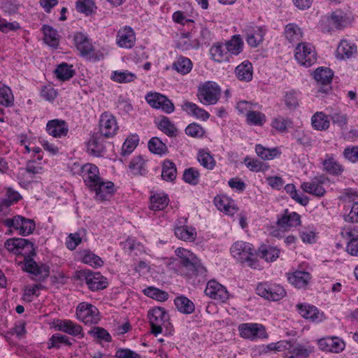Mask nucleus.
I'll return each instance as SVG.
<instances>
[{
	"instance_id": "nucleus-6",
	"label": "nucleus",
	"mask_w": 358,
	"mask_h": 358,
	"mask_svg": "<svg viewBox=\"0 0 358 358\" xmlns=\"http://www.w3.org/2000/svg\"><path fill=\"white\" fill-rule=\"evenodd\" d=\"M294 57L301 66L310 67L317 61L314 46L309 43H299L294 50Z\"/></svg>"
},
{
	"instance_id": "nucleus-51",
	"label": "nucleus",
	"mask_w": 358,
	"mask_h": 358,
	"mask_svg": "<svg viewBox=\"0 0 358 358\" xmlns=\"http://www.w3.org/2000/svg\"><path fill=\"white\" fill-rule=\"evenodd\" d=\"M0 104L5 107L14 105V96L10 87L0 83Z\"/></svg>"
},
{
	"instance_id": "nucleus-34",
	"label": "nucleus",
	"mask_w": 358,
	"mask_h": 358,
	"mask_svg": "<svg viewBox=\"0 0 358 358\" xmlns=\"http://www.w3.org/2000/svg\"><path fill=\"white\" fill-rule=\"evenodd\" d=\"M277 224L281 227H296L301 224V216L295 212L286 210L285 214L278 220Z\"/></svg>"
},
{
	"instance_id": "nucleus-16",
	"label": "nucleus",
	"mask_w": 358,
	"mask_h": 358,
	"mask_svg": "<svg viewBox=\"0 0 358 358\" xmlns=\"http://www.w3.org/2000/svg\"><path fill=\"white\" fill-rule=\"evenodd\" d=\"M135 42L136 34L131 27L125 26L119 29L116 37V43L119 47L130 49L134 46Z\"/></svg>"
},
{
	"instance_id": "nucleus-63",
	"label": "nucleus",
	"mask_w": 358,
	"mask_h": 358,
	"mask_svg": "<svg viewBox=\"0 0 358 358\" xmlns=\"http://www.w3.org/2000/svg\"><path fill=\"white\" fill-rule=\"evenodd\" d=\"M285 190L290 196L297 201L299 203L306 206L308 203V199L307 196L304 195H299L296 187L293 184H287L285 187Z\"/></svg>"
},
{
	"instance_id": "nucleus-56",
	"label": "nucleus",
	"mask_w": 358,
	"mask_h": 358,
	"mask_svg": "<svg viewBox=\"0 0 358 358\" xmlns=\"http://www.w3.org/2000/svg\"><path fill=\"white\" fill-rule=\"evenodd\" d=\"M246 117L248 124L262 127L266 122V115L262 112L252 110Z\"/></svg>"
},
{
	"instance_id": "nucleus-15",
	"label": "nucleus",
	"mask_w": 358,
	"mask_h": 358,
	"mask_svg": "<svg viewBox=\"0 0 358 358\" xmlns=\"http://www.w3.org/2000/svg\"><path fill=\"white\" fill-rule=\"evenodd\" d=\"M205 294L219 302H225L229 299L227 289L215 280H210L207 283Z\"/></svg>"
},
{
	"instance_id": "nucleus-27",
	"label": "nucleus",
	"mask_w": 358,
	"mask_h": 358,
	"mask_svg": "<svg viewBox=\"0 0 358 358\" xmlns=\"http://www.w3.org/2000/svg\"><path fill=\"white\" fill-rule=\"evenodd\" d=\"M211 59L217 63L228 62L231 59L225 43L217 42L210 49Z\"/></svg>"
},
{
	"instance_id": "nucleus-58",
	"label": "nucleus",
	"mask_w": 358,
	"mask_h": 358,
	"mask_svg": "<svg viewBox=\"0 0 358 358\" xmlns=\"http://www.w3.org/2000/svg\"><path fill=\"white\" fill-rule=\"evenodd\" d=\"M158 128L170 137H175L178 135L177 128L168 117H164L159 121Z\"/></svg>"
},
{
	"instance_id": "nucleus-42",
	"label": "nucleus",
	"mask_w": 358,
	"mask_h": 358,
	"mask_svg": "<svg viewBox=\"0 0 358 358\" xmlns=\"http://www.w3.org/2000/svg\"><path fill=\"white\" fill-rule=\"evenodd\" d=\"M169 197L164 194H155L150 196V209L152 210H162L169 204Z\"/></svg>"
},
{
	"instance_id": "nucleus-19",
	"label": "nucleus",
	"mask_w": 358,
	"mask_h": 358,
	"mask_svg": "<svg viewBox=\"0 0 358 358\" xmlns=\"http://www.w3.org/2000/svg\"><path fill=\"white\" fill-rule=\"evenodd\" d=\"M318 345L323 351L339 353L345 349V343L338 337L331 336L320 339Z\"/></svg>"
},
{
	"instance_id": "nucleus-25",
	"label": "nucleus",
	"mask_w": 358,
	"mask_h": 358,
	"mask_svg": "<svg viewBox=\"0 0 358 358\" xmlns=\"http://www.w3.org/2000/svg\"><path fill=\"white\" fill-rule=\"evenodd\" d=\"M299 314L304 318L312 322H319L324 318V314L314 306L307 303L296 305Z\"/></svg>"
},
{
	"instance_id": "nucleus-7",
	"label": "nucleus",
	"mask_w": 358,
	"mask_h": 358,
	"mask_svg": "<svg viewBox=\"0 0 358 358\" xmlns=\"http://www.w3.org/2000/svg\"><path fill=\"white\" fill-rule=\"evenodd\" d=\"M76 313L77 319L86 324H96L101 319L98 308L87 302L80 303Z\"/></svg>"
},
{
	"instance_id": "nucleus-41",
	"label": "nucleus",
	"mask_w": 358,
	"mask_h": 358,
	"mask_svg": "<svg viewBox=\"0 0 358 358\" xmlns=\"http://www.w3.org/2000/svg\"><path fill=\"white\" fill-rule=\"evenodd\" d=\"M172 69L182 75H186L191 71L192 62L186 57L179 56L173 63Z\"/></svg>"
},
{
	"instance_id": "nucleus-11",
	"label": "nucleus",
	"mask_w": 358,
	"mask_h": 358,
	"mask_svg": "<svg viewBox=\"0 0 358 358\" xmlns=\"http://www.w3.org/2000/svg\"><path fill=\"white\" fill-rule=\"evenodd\" d=\"M241 337L254 341L267 338L264 326L259 323H243L238 327Z\"/></svg>"
},
{
	"instance_id": "nucleus-36",
	"label": "nucleus",
	"mask_w": 358,
	"mask_h": 358,
	"mask_svg": "<svg viewBox=\"0 0 358 358\" xmlns=\"http://www.w3.org/2000/svg\"><path fill=\"white\" fill-rule=\"evenodd\" d=\"M286 358H307L313 352V348L301 345H292L287 349Z\"/></svg>"
},
{
	"instance_id": "nucleus-2",
	"label": "nucleus",
	"mask_w": 358,
	"mask_h": 358,
	"mask_svg": "<svg viewBox=\"0 0 358 358\" xmlns=\"http://www.w3.org/2000/svg\"><path fill=\"white\" fill-rule=\"evenodd\" d=\"M176 252L179 257L181 271L185 275L190 278L205 275L206 270L194 254L184 248H178Z\"/></svg>"
},
{
	"instance_id": "nucleus-48",
	"label": "nucleus",
	"mask_w": 358,
	"mask_h": 358,
	"mask_svg": "<svg viewBox=\"0 0 358 358\" xmlns=\"http://www.w3.org/2000/svg\"><path fill=\"white\" fill-rule=\"evenodd\" d=\"M177 176V169L176 164L166 159L162 164V178L166 181H173Z\"/></svg>"
},
{
	"instance_id": "nucleus-55",
	"label": "nucleus",
	"mask_w": 358,
	"mask_h": 358,
	"mask_svg": "<svg viewBox=\"0 0 358 358\" xmlns=\"http://www.w3.org/2000/svg\"><path fill=\"white\" fill-rule=\"evenodd\" d=\"M146 161L141 156L134 157L129 163V169L135 174H143L146 171Z\"/></svg>"
},
{
	"instance_id": "nucleus-8",
	"label": "nucleus",
	"mask_w": 358,
	"mask_h": 358,
	"mask_svg": "<svg viewBox=\"0 0 358 358\" xmlns=\"http://www.w3.org/2000/svg\"><path fill=\"white\" fill-rule=\"evenodd\" d=\"M3 225L8 228H14L22 236H27L33 233L36 224L33 220L25 218L20 215H15L13 218L2 220Z\"/></svg>"
},
{
	"instance_id": "nucleus-23",
	"label": "nucleus",
	"mask_w": 358,
	"mask_h": 358,
	"mask_svg": "<svg viewBox=\"0 0 358 358\" xmlns=\"http://www.w3.org/2000/svg\"><path fill=\"white\" fill-rule=\"evenodd\" d=\"M46 130L50 136L55 138H62L68 134L69 127L64 120L55 119L48 122Z\"/></svg>"
},
{
	"instance_id": "nucleus-12",
	"label": "nucleus",
	"mask_w": 358,
	"mask_h": 358,
	"mask_svg": "<svg viewBox=\"0 0 358 358\" xmlns=\"http://www.w3.org/2000/svg\"><path fill=\"white\" fill-rule=\"evenodd\" d=\"M327 178L324 176L313 177L310 180L301 184V188L304 192L317 197H322L327 192L325 185Z\"/></svg>"
},
{
	"instance_id": "nucleus-22",
	"label": "nucleus",
	"mask_w": 358,
	"mask_h": 358,
	"mask_svg": "<svg viewBox=\"0 0 358 358\" xmlns=\"http://www.w3.org/2000/svg\"><path fill=\"white\" fill-rule=\"evenodd\" d=\"M243 33L246 36L247 43L253 48L257 47L263 41L265 34L264 29L257 26H246Z\"/></svg>"
},
{
	"instance_id": "nucleus-24",
	"label": "nucleus",
	"mask_w": 358,
	"mask_h": 358,
	"mask_svg": "<svg viewBox=\"0 0 358 358\" xmlns=\"http://www.w3.org/2000/svg\"><path fill=\"white\" fill-rule=\"evenodd\" d=\"M55 327L61 331H64L73 336L84 337L82 327L70 320H57L55 322Z\"/></svg>"
},
{
	"instance_id": "nucleus-1",
	"label": "nucleus",
	"mask_w": 358,
	"mask_h": 358,
	"mask_svg": "<svg viewBox=\"0 0 358 358\" xmlns=\"http://www.w3.org/2000/svg\"><path fill=\"white\" fill-rule=\"evenodd\" d=\"M22 245L19 248V255L24 257V270L34 275L39 280L47 278L50 275V267L45 264H38L31 258L35 255L34 243L22 238Z\"/></svg>"
},
{
	"instance_id": "nucleus-47",
	"label": "nucleus",
	"mask_w": 358,
	"mask_h": 358,
	"mask_svg": "<svg viewBox=\"0 0 358 358\" xmlns=\"http://www.w3.org/2000/svg\"><path fill=\"white\" fill-rule=\"evenodd\" d=\"M184 109L192 115H194L198 119H201L202 120H207L210 114L205 110L204 109L199 108L196 104L187 101L184 103Z\"/></svg>"
},
{
	"instance_id": "nucleus-35",
	"label": "nucleus",
	"mask_w": 358,
	"mask_h": 358,
	"mask_svg": "<svg viewBox=\"0 0 358 358\" xmlns=\"http://www.w3.org/2000/svg\"><path fill=\"white\" fill-rule=\"evenodd\" d=\"M311 126L317 131H326L329 128L330 120L323 112H316L311 117Z\"/></svg>"
},
{
	"instance_id": "nucleus-18",
	"label": "nucleus",
	"mask_w": 358,
	"mask_h": 358,
	"mask_svg": "<svg viewBox=\"0 0 358 358\" xmlns=\"http://www.w3.org/2000/svg\"><path fill=\"white\" fill-rule=\"evenodd\" d=\"M81 173L85 185L90 189L92 187H96L98 182L102 180L99 176L98 167L92 164H86L83 166Z\"/></svg>"
},
{
	"instance_id": "nucleus-5",
	"label": "nucleus",
	"mask_w": 358,
	"mask_h": 358,
	"mask_svg": "<svg viewBox=\"0 0 358 358\" xmlns=\"http://www.w3.org/2000/svg\"><path fill=\"white\" fill-rule=\"evenodd\" d=\"M221 95L220 86L213 81H206L198 87L197 96L203 105H214L219 101Z\"/></svg>"
},
{
	"instance_id": "nucleus-64",
	"label": "nucleus",
	"mask_w": 358,
	"mask_h": 358,
	"mask_svg": "<svg viewBox=\"0 0 358 358\" xmlns=\"http://www.w3.org/2000/svg\"><path fill=\"white\" fill-rule=\"evenodd\" d=\"M199 172L194 168H189L184 171L183 180L187 183L196 185L199 181Z\"/></svg>"
},
{
	"instance_id": "nucleus-30",
	"label": "nucleus",
	"mask_w": 358,
	"mask_h": 358,
	"mask_svg": "<svg viewBox=\"0 0 358 358\" xmlns=\"http://www.w3.org/2000/svg\"><path fill=\"white\" fill-rule=\"evenodd\" d=\"M357 52V46L347 40H342L336 50V57L340 59H348Z\"/></svg>"
},
{
	"instance_id": "nucleus-59",
	"label": "nucleus",
	"mask_w": 358,
	"mask_h": 358,
	"mask_svg": "<svg viewBox=\"0 0 358 358\" xmlns=\"http://www.w3.org/2000/svg\"><path fill=\"white\" fill-rule=\"evenodd\" d=\"M103 151L104 145L97 138L92 137L90 139L87 143V152L90 155L99 157Z\"/></svg>"
},
{
	"instance_id": "nucleus-31",
	"label": "nucleus",
	"mask_w": 358,
	"mask_h": 358,
	"mask_svg": "<svg viewBox=\"0 0 358 358\" xmlns=\"http://www.w3.org/2000/svg\"><path fill=\"white\" fill-rule=\"evenodd\" d=\"M214 203L218 210L227 215H234L238 208L233 204V201L226 196H217L214 198Z\"/></svg>"
},
{
	"instance_id": "nucleus-45",
	"label": "nucleus",
	"mask_w": 358,
	"mask_h": 358,
	"mask_svg": "<svg viewBox=\"0 0 358 358\" xmlns=\"http://www.w3.org/2000/svg\"><path fill=\"white\" fill-rule=\"evenodd\" d=\"M42 30L45 43L52 48H57L59 45V35L57 30L49 25H43Z\"/></svg>"
},
{
	"instance_id": "nucleus-39",
	"label": "nucleus",
	"mask_w": 358,
	"mask_h": 358,
	"mask_svg": "<svg viewBox=\"0 0 358 358\" xmlns=\"http://www.w3.org/2000/svg\"><path fill=\"white\" fill-rule=\"evenodd\" d=\"M285 36L289 43H297L303 37L301 28L294 23L288 24L285 28Z\"/></svg>"
},
{
	"instance_id": "nucleus-29",
	"label": "nucleus",
	"mask_w": 358,
	"mask_h": 358,
	"mask_svg": "<svg viewBox=\"0 0 358 358\" xmlns=\"http://www.w3.org/2000/svg\"><path fill=\"white\" fill-rule=\"evenodd\" d=\"M334 76L333 71L327 67L317 68L314 71V78L318 84H320L324 87L325 89H322L320 91L327 92L328 90V86L331 83Z\"/></svg>"
},
{
	"instance_id": "nucleus-57",
	"label": "nucleus",
	"mask_w": 358,
	"mask_h": 358,
	"mask_svg": "<svg viewBox=\"0 0 358 358\" xmlns=\"http://www.w3.org/2000/svg\"><path fill=\"white\" fill-rule=\"evenodd\" d=\"M111 79L118 83H127L135 80L136 76L128 71H115L112 74Z\"/></svg>"
},
{
	"instance_id": "nucleus-28",
	"label": "nucleus",
	"mask_w": 358,
	"mask_h": 358,
	"mask_svg": "<svg viewBox=\"0 0 358 358\" xmlns=\"http://www.w3.org/2000/svg\"><path fill=\"white\" fill-rule=\"evenodd\" d=\"M323 170L330 175L338 176L344 171L343 166L332 155L327 154L322 162Z\"/></svg>"
},
{
	"instance_id": "nucleus-26",
	"label": "nucleus",
	"mask_w": 358,
	"mask_h": 358,
	"mask_svg": "<svg viewBox=\"0 0 358 358\" xmlns=\"http://www.w3.org/2000/svg\"><path fill=\"white\" fill-rule=\"evenodd\" d=\"M311 279L310 273L305 271H295L287 273V280L289 283L295 287L301 289L306 288Z\"/></svg>"
},
{
	"instance_id": "nucleus-46",
	"label": "nucleus",
	"mask_w": 358,
	"mask_h": 358,
	"mask_svg": "<svg viewBox=\"0 0 358 358\" xmlns=\"http://www.w3.org/2000/svg\"><path fill=\"white\" fill-rule=\"evenodd\" d=\"M329 21L338 29H343L350 24L349 17L341 10L333 12Z\"/></svg>"
},
{
	"instance_id": "nucleus-32",
	"label": "nucleus",
	"mask_w": 358,
	"mask_h": 358,
	"mask_svg": "<svg viewBox=\"0 0 358 358\" xmlns=\"http://www.w3.org/2000/svg\"><path fill=\"white\" fill-rule=\"evenodd\" d=\"M213 38V32L206 26L201 25L199 39L194 41L193 44L188 45L184 48L186 50L189 49L190 48L197 49L201 44L208 45Z\"/></svg>"
},
{
	"instance_id": "nucleus-43",
	"label": "nucleus",
	"mask_w": 358,
	"mask_h": 358,
	"mask_svg": "<svg viewBox=\"0 0 358 358\" xmlns=\"http://www.w3.org/2000/svg\"><path fill=\"white\" fill-rule=\"evenodd\" d=\"M174 303L178 310L183 314H191L194 311V303L185 296L176 297Z\"/></svg>"
},
{
	"instance_id": "nucleus-3",
	"label": "nucleus",
	"mask_w": 358,
	"mask_h": 358,
	"mask_svg": "<svg viewBox=\"0 0 358 358\" xmlns=\"http://www.w3.org/2000/svg\"><path fill=\"white\" fill-rule=\"evenodd\" d=\"M230 252L241 264L252 268H257L259 266L257 259V251L249 243L242 241L235 242L230 248Z\"/></svg>"
},
{
	"instance_id": "nucleus-49",
	"label": "nucleus",
	"mask_w": 358,
	"mask_h": 358,
	"mask_svg": "<svg viewBox=\"0 0 358 358\" xmlns=\"http://www.w3.org/2000/svg\"><path fill=\"white\" fill-rule=\"evenodd\" d=\"M55 73L58 79L64 81L71 78L75 71L73 69L72 65L63 62L57 66L55 70Z\"/></svg>"
},
{
	"instance_id": "nucleus-53",
	"label": "nucleus",
	"mask_w": 358,
	"mask_h": 358,
	"mask_svg": "<svg viewBox=\"0 0 358 358\" xmlns=\"http://www.w3.org/2000/svg\"><path fill=\"white\" fill-rule=\"evenodd\" d=\"M148 148L154 154L162 155L168 152L167 146L159 138L153 137L148 142Z\"/></svg>"
},
{
	"instance_id": "nucleus-52",
	"label": "nucleus",
	"mask_w": 358,
	"mask_h": 358,
	"mask_svg": "<svg viewBox=\"0 0 358 358\" xmlns=\"http://www.w3.org/2000/svg\"><path fill=\"white\" fill-rule=\"evenodd\" d=\"M255 152L257 155L264 160H271L278 156H280L281 152L278 148L268 149L263 147L262 145L258 144L255 146Z\"/></svg>"
},
{
	"instance_id": "nucleus-54",
	"label": "nucleus",
	"mask_w": 358,
	"mask_h": 358,
	"mask_svg": "<svg viewBox=\"0 0 358 358\" xmlns=\"http://www.w3.org/2000/svg\"><path fill=\"white\" fill-rule=\"evenodd\" d=\"M244 164L246 167L252 172L265 171L268 169L269 166L256 159L246 157L244 159Z\"/></svg>"
},
{
	"instance_id": "nucleus-50",
	"label": "nucleus",
	"mask_w": 358,
	"mask_h": 358,
	"mask_svg": "<svg viewBox=\"0 0 358 358\" xmlns=\"http://www.w3.org/2000/svg\"><path fill=\"white\" fill-rule=\"evenodd\" d=\"M292 124L293 122L290 118L279 115L271 120V126L275 131L284 133L292 127Z\"/></svg>"
},
{
	"instance_id": "nucleus-44",
	"label": "nucleus",
	"mask_w": 358,
	"mask_h": 358,
	"mask_svg": "<svg viewBox=\"0 0 358 358\" xmlns=\"http://www.w3.org/2000/svg\"><path fill=\"white\" fill-rule=\"evenodd\" d=\"M175 235L178 238L185 241H194L196 238L195 229L187 226L176 227Z\"/></svg>"
},
{
	"instance_id": "nucleus-40",
	"label": "nucleus",
	"mask_w": 358,
	"mask_h": 358,
	"mask_svg": "<svg viewBox=\"0 0 358 358\" xmlns=\"http://www.w3.org/2000/svg\"><path fill=\"white\" fill-rule=\"evenodd\" d=\"M225 45L231 58L243 51V41L240 35H234L230 40L225 42Z\"/></svg>"
},
{
	"instance_id": "nucleus-10",
	"label": "nucleus",
	"mask_w": 358,
	"mask_h": 358,
	"mask_svg": "<svg viewBox=\"0 0 358 358\" xmlns=\"http://www.w3.org/2000/svg\"><path fill=\"white\" fill-rule=\"evenodd\" d=\"M257 294L271 301H279L286 295L285 289L280 285L259 283L256 289Z\"/></svg>"
},
{
	"instance_id": "nucleus-20",
	"label": "nucleus",
	"mask_w": 358,
	"mask_h": 358,
	"mask_svg": "<svg viewBox=\"0 0 358 358\" xmlns=\"http://www.w3.org/2000/svg\"><path fill=\"white\" fill-rule=\"evenodd\" d=\"M85 280L89 289L93 292L103 289L108 285L107 279L99 272H85Z\"/></svg>"
},
{
	"instance_id": "nucleus-33",
	"label": "nucleus",
	"mask_w": 358,
	"mask_h": 358,
	"mask_svg": "<svg viewBox=\"0 0 358 358\" xmlns=\"http://www.w3.org/2000/svg\"><path fill=\"white\" fill-rule=\"evenodd\" d=\"M235 74L239 80L250 82L252 79L253 68L252 64L245 60L235 69Z\"/></svg>"
},
{
	"instance_id": "nucleus-61",
	"label": "nucleus",
	"mask_w": 358,
	"mask_h": 358,
	"mask_svg": "<svg viewBox=\"0 0 358 358\" xmlns=\"http://www.w3.org/2000/svg\"><path fill=\"white\" fill-rule=\"evenodd\" d=\"M197 159L201 165L207 169L212 170L215 166V161L213 156L204 150L199 151Z\"/></svg>"
},
{
	"instance_id": "nucleus-14",
	"label": "nucleus",
	"mask_w": 358,
	"mask_h": 358,
	"mask_svg": "<svg viewBox=\"0 0 358 358\" xmlns=\"http://www.w3.org/2000/svg\"><path fill=\"white\" fill-rule=\"evenodd\" d=\"M118 129L115 117L109 113H104L99 120V131L102 136L110 138L116 134Z\"/></svg>"
},
{
	"instance_id": "nucleus-21",
	"label": "nucleus",
	"mask_w": 358,
	"mask_h": 358,
	"mask_svg": "<svg viewBox=\"0 0 358 358\" xmlns=\"http://www.w3.org/2000/svg\"><path fill=\"white\" fill-rule=\"evenodd\" d=\"M341 235L344 238H348L346 251L348 254L358 257V231L349 227H343Z\"/></svg>"
},
{
	"instance_id": "nucleus-37",
	"label": "nucleus",
	"mask_w": 358,
	"mask_h": 358,
	"mask_svg": "<svg viewBox=\"0 0 358 358\" xmlns=\"http://www.w3.org/2000/svg\"><path fill=\"white\" fill-rule=\"evenodd\" d=\"M256 254L266 262H273L278 258L280 250L275 247L262 245L258 248Z\"/></svg>"
},
{
	"instance_id": "nucleus-60",
	"label": "nucleus",
	"mask_w": 358,
	"mask_h": 358,
	"mask_svg": "<svg viewBox=\"0 0 358 358\" xmlns=\"http://www.w3.org/2000/svg\"><path fill=\"white\" fill-rule=\"evenodd\" d=\"M143 293L146 296L161 302L166 301L169 298V294L166 292L153 287L145 289Z\"/></svg>"
},
{
	"instance_id": "nucleus-4",
	"label": "nucleus",
	"mask_w": 358,
	"mask_h": 358,
	"mask_svg": "<svg viewBox=\"0 0 358 358\" xmlns=\"http://www.w3.org/2000/svg\"><path fill=\"white\" fill-rule=\"evenodd\" d=\"M149 322L151 326V332L157 336L164 331L170 332L172 325L168 313L164 308L156 307L152 308L148 313Z\"/></svg>"
},
{
	"instance_id": "nucleus-17",
	"label": "nucleus",
	"mask_w": 358,
	"mask_h": 358,
	"mask_svg": "<svg viewBox=\"0 0 358 358\" xmlns=\"http://www.w3.org/2000/svg\"><path fill=\"white\" fill-rule=\"evenodd\" d=\"M90 189L95 192V199L99 201L109 200L115 193L113 182L104 181L103 179L98 182L96 187H92Z\"/></svg>"
},
{
	"instance_id": "nucleus-13",
	"label": "nucleus",
	"mask_w": 358,
	"mask_h": 358,
	"mask_svg": "<svg viewBox=\"0 0 358 358\" xmlns=\"http://www.w3.org/2000/svg\"><path fill=\"white\" fill-rule=\"evenodd\" d=\"M74 45L83 57L89 59H99L94 51V48L88 37L81 32L74 36Z\"/></svg>"
},
{
	"instance_id": "nucleus-62",
	"label": "nucleus",
	"mask_w": 358,
	"mask_h": 358,
	"mask_svg": "<svg viewBox=\"0 0 358 358\" xmlns=\"http://www.w3.org/2000/svg\"><path fill=\"white\" fill-rule=\"evenodd\" d=\"M43 168L36 164L34 160L29 161L27 163L26 167L23 169V175H30L29 178L27 181H33L36 174L41 173Z\"/></svg>"
},
{
	"instance_id": "nucleus-9",
	"label": "nucleus",
	"mask_w": 358,
	"mask_h": 358,
	"mask_svg": "<svg viewBox=\"0 0 358 358\" xmlns=\"http://www.w3.org/2000/svg\"><path fill=\"white\" fill-rule=\"evenodd\" d=\"M145 99L152 108L161 110L165 113H171L175 110L172 101L160 93L149 92L145 95Z\"/></svg>"
},
{
	"instance_id": "nucleus-38",
	"label": "nucleus",
	"mask_w": 358,
	"mask_h": 358,
	"mask_svg": "<svg viewBox=\"0 0 358 358\" xmlns=\"http://www.w3.org/2000/svg\"><path fill=\"white\" fill-rule=\"evenodd\" d=\"M80 260L94 268H99L103 266V260L89 250H84L79 253Z\"/></svg>"
}]
</instances>
